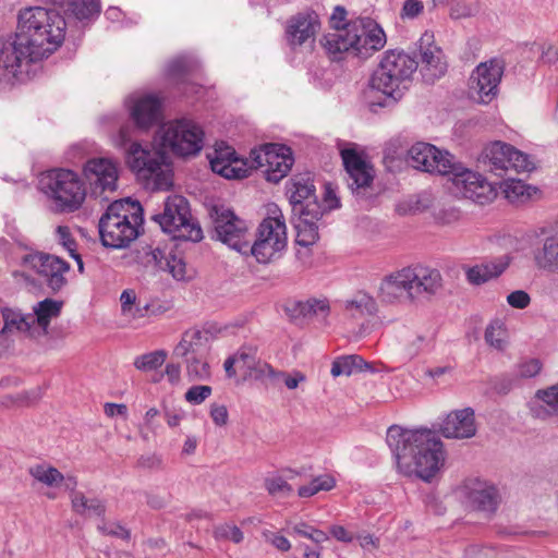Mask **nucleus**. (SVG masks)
Wrapping results in <instances>:
<instances>
[{
  "label": "nucleus",
  "mask_w": 558,
  "mask_h": 558,
  "mask_svg": "<svg viewBox=\"0 0 558 558\" xmlns=\"http://www.w3.org/2000/svg\"><path fill=\"white\" fill-rule=\"evenodd\" d=\"M29 474L38 482L50 487L59 486L64 480L63 474L58 469L47 464H36L29 468Z\"/></svg>",
  "instance_id": "4c0bfd02"
},
{
  "label": "nucleus",
  "mask_w": 558,
  "mask_h": 558,
  "mask_svg": "<svg viewBox=\"0 0 558 558\" xmlns=\"http://www.w3.org/2000/svg\"><path fill=\"white\" fill-rule=\"evenodd\" d=\"M63 306L62 301L53 299H45L33 306V315L35 316V330L37 338L48 335V328L52 319L61 314Z\"/></svg>",
  "instance_id": "7c9ffc66"
},
{
  "label": "nucleus",
  "mask_w": 558,
  "mask_h": 558,
  "mask_svg": "<svg viewBox=\"0 0 558 558\" xmlns=\"http://www.w3.org/2000/svg\"><path fill=\"white\" fill-rule=\"evenodd\" d=\"M542 59L547 63H554L558 60V47L549 45L542 51Z\"/></svg>",
  "instance_id": "774afa93"
},
{
  "label": "nucleus",
  "mask_w": 558,
  "mask_h": 558,
  "mask_svg": "<svg viewBox=\"0 0 558 558\" xmlns=\"http://www.w3.org/2000/svg\"><path fill=\"white\" fill-rule=\"evenodd\" d=\"M539 245L533 251L535 265L543 270L558 274V231L553 227H539L535 231Z\"/></svg>",
  "instance_id": "5701e85b"
},
{
  "label": "nucleus",
  "mask_w": 558,
  "mask_h": 558,
  "mask_svg": "<svg viewBox=\"0 0 558 558\" xmlns=\"http://www.w3.org/2000/svg\"><path fill=\"white\" fill-rule=\"evenodd\" d=\"M193 70V61L187 57H178L168 64V74L180 76Z\"/></svg>",
  "instance_id": "09e8293b"
},
{
  "label": "nucleus",
  "mask_w": 558,
  "mask_h": 558,
  "mask_svg": "<svg viewBox=\"0 0 558 558\" xmlns=\"http://www.w3.org/2000/svg\"><path fill=\"white\" fill-rule=\"evenodd\" d=\"M287 227L278 206L269 208V216L258 226L256 239L248 238L247 255L251 254L259 264H268L281 257L287 247Z\"/></svg>",
  "instance_id": "9b49d317"
},
{
  "label": "nucleus",
  "mask_w": 558,
  "mask_h": 558,
  "mask_svg": "<svg viewBox=\"0 0 558 558\" xmlns=\"http://www.w3.org/2000/svg\"><path fill=\"white\" fill-rule=\"evenodd\" d=\"M208 335L201 330H187L173 350L175 357L206 355Z\"/></svg>",
  "instance_id": "2f4dec72"
},
{
  "label": "nucleus",
  "mask_w": 558,
  "mask_h": 558,
  "mask_svg": "<svg viewBox=\"0 0 558 558\" xmlns=\"http://www.w3.org/2000/svg\"><path fill=\"white\" fill-rule=\"evenodd\" d=\"M151 258L158 269L169 272L175 280H185L186 264L183 257L173 250L156 247L151 252Z\"/></svg>",
  "instance_id": "c756f323"
},
{
  "label": "nucleus",
  "mask_w": 558,
  "mask_h": 558,
  "mask_svg": "<svg viewBox=\"0 0 558 558\" xmlns=\"http://www.w3.org/2000/svg\"><path fill=\"white\" fill-rule=\"evenodd\" d=\"M167 357V353L163 350H157L143 355L137 356L134 360V366L142 372L155 371L160 367Z\"/></svg>",
  "instance_id": "ea45409f"
},
{
  "label": "nucleus",
  "mask_w": 558,
  "mask_h": 558,
  "mask_svg": "<svg viewBox=\"0 0 558 558\" xmlns=\"http://www.w3.org/2000/svg\"><path fill=\"white\" fill-rule=\"evenodd\" d=\"M84 175L94 194L113 192L119 178L118 166L108 158H92L84 166Z\"/></svg>",
  "instance_id": "aec40b11"
},
{
  "label": "nucleus",
  "mask_w": 558,
  "mask_h": 558,
  "mask_svg": "<svg viewBox=\"0 0 558 558\" xmlns=\"http://www.w3.org/2000/svg\"><path fill=\"white\" fill-rule=\"evenodd\" d=\"M72 510L80 515L88 512L102 518L106 513V505L99 498L88 499L84 494H74L72 496Z\"/></svg>",
  "instance_id": "c9c22d12"
},
{
  "label": "nucleus",
  "mask_w": 558,
  "mask_h": 558,
  "mask_svg": "<svg viewBox=\"0 0 558 558\" xmlns=\"http://www.w3.org/2000/svg\"><path fill=\"white\" fill-rule=\"evenodd\" d=\"M464 488L466 501L472 508L484 512L497 509L499 495L495 486L480 480H470Z\"/></svg>",
  "instance_id": "393cba45"
},
{
  "label": "nucleus",
  "mask_w": 558,
  "mask_h": 558,
  "mask_svg": "<svg viewBox=\"0 0 558 558\" xmlns=\"http://www.w3.org/2000/svg\"><path fill=\"white\" fill-rule=\"evenodd\" d=\"M429 341L422 335H416L404 348L409 359L417 356L428 345Z\"/></svg>",
  "instance_id": "5fc2aeb1"
},
{
  "label": "nucleus",
  "mask_w": 558,
  "mask_h": 558,
  "mask_svg": "<svg viewBox=\"0 0 558 558\" xmlns=\"http://www.w3.org/2000/svg\"><path fill=\"white\" fill-rule=\"evenodd\" d=\"M292 207L291 222L296 230V243L308 247L318 235V221L324 216V208L317 202L315 186L308 173L295 175L287 186Z\"/></svg>",
  "instance_id": "39448f33"
},
{
  "label": "nucleus",
  "mask_w": 558,
  "mask_h": 558,
  "mask_svg": "<svg viewBox=\"0 0 558 558\" xmlns=\"http://www.w3.org/2000/svg\"><path fill=\"white\" fill-rule=\"evenodd\" d=\"M369 365L359 355H345L337 357L331 365L330 373L333 377L350 376Z\"/></svg>",
  "instance_id": "f704fd0d"
},
{
  "label": "nucleus",
  "mask_w": 558,
  "mask_h": 558,
  "mask_svg": "<svg viewBox=\"0 0 558 558\" xmlns=\"http://www.w3.org/2000/svg\"><path fill=\"white\" fill-rule=\"evenodd\" d=\"M330 534L340 542L350 543L353 541V536L341 525H332L330 527Z\"/></svg>",
  "instance_id": "69168bd1"
},
{
  "label": "nucleus",
  "mask_w": 558,
  "mask_h": 558,
  "mask_svg": "<svg viewBox=\"0 0 558 558\" xmlns=\"http://www.w3.org/2000/svg\"><path fill=\"white\" fill-rule=\"evenodd\" d=\"M536 397L542 400L550 411L558 413V384L545 390H538Z\"/></svg>",
  "instance_id": "8fccbe9b"
},
{
  "label": "nucleus",
  "mask_w": 558,
  "mask_h": 558,
  "mask_svg": "<svg viewBox=\"0 0 558 558\" xmlns=\"http://www.w3.org/2000/svg\"><path fill=\"white\" fill-rule=\"evenodd\" d=\"M329 303L327 300L310 299L295 303L293 312L304 318L320 316L325 318L329 313Z\"/></svg>",
  "instance_id": "e433bc0d"
},
{
  "label": "nucleus",
  "mask_w": 558,
  "mask_h": 558,
  "mask_svg": "<svg viewBox=\"0 0 558 558\" xmlns=\"http://www.w3.org/2000/svg\"><path fill=\"white\" fill-rule=\"evenodd\" d=\"M98 531L104 535L119 537L125 541L131 538V532L119 522L106 523L102 522L97 526Z\"/></svg>",
  "instance_id": "49530a36"
},
{
  "label": "nucleus",
  "mask_w": 558,
  "mask_h": 558,
  "mask_svg": "<svg viewBox=\"0 0 558 558\" xmlns=\"http://www.w3.org/2000/svg\"><path fill=\"white\" fill-rule=\"evenodd\" d=\"M530 187L526 186L524 183H522L521 181H515V182H512V184H510L507 190H506V194H507V197L508 198H512V197H522L524 196L525 192L529 190Z\"/></svg>",
  "instance_id": "e2e57ef3"
},
{
  "label": "nucleus",
  "mask_w": 558,
  "mask_h": 558,
  "mask_svg": "<svg viewBox=\"0 0 558 558\" xmlns=\"http://www.w3.org/2000/svg\"><path fill=\"white\" fill-rule=\"evenodd\" d=\"M208 216L213 225L211 236L240 254L247 255L250 234L246 222L225 205L210 206Z\"/></svg>",
  "instance_id": "4468645a"
},
{
  "label": "nucleus",
  "mask_w": 558,
  "mask_h": 558,
  "mask_svg": "<svg viewBox=\"0 0 558 558\" xmlns=\"http://www.w3.org/2000/svg\"><path fill=\"white\" fill-rule=\"evenodd\" d=\"M387 445L398 469L405 475H416L429 482L445 461L442 442L429 429H405L392 425L387 430Z\"/></svg>",
  "instance_id": "f257e3e1"
},
{
  "label": "nucleus",
  "mask_w": 558,
  "mask_h": 558,
  "mask_svg": "<svg viewBox=\"0 0 558 558\" xmlns=\"http://www.w3.org/2000/svg\"><path fill=\"white\" fill-rule=\"evenodd\" d=\"M31 50L26 45L17 44V36L2 43L0 48V73L3 77L10 80L17 77L22 73L23 66L37 60L31 59Z\"/></svg>",
  "instance_id": "4be33fe9"
},
{
  "label": "nucleus",
  "mask_w": 558,
  "mask_h": 558,
  "mask_svg": "<svg viewBox=\"0 0 558 558\" xmlns=\"http://www.w3.org/2000/svg\"><path fill=\"white\" fill-rule=\"evenodd\" d=\"M417 68L416 58L399 50L386 51L371 77V87L397 100Z\"/></svg>",
  "instance_id": "1a4fd4ad"
},
{
  "label": "nucleus",
  "mask_w": 558,
  "mask_h": 558,
  "mask_svg": "<svg viewBox=\"0 0 558 558\" xmlns=\"http://www.w3.org/2000/svg\"><path fill=\"white\" fill-rule=\"evenodd\" d=\"M131 119L138 129L147 130L161 117V100L153 94H134L126 100Z\"/></svg>",
  "instance_id": "412c9836"
},
{
  "label": "nucleus",
  "mask_w": 558,
  "mask_h": 558,
  "mask_svg": "<svg viewBox=\"0 0 558 558\" xmlns=\"http://www.w3.org/2000/svg\"><path fill=\"white\" fill-rule=\"evenodd\" d=\"M210 386H192L185 392V400L191 404H201L211 395Z\"/></svg>",
  "instance_id": "de8ad7c7"
},
{
  "label": "nucleus",
  "mask_w": 558,
  "mask_h": 558,
  "mask_svg": "<svg viewBox=\"0 0 558 558\" xmlns=\"http://www.w3.org/2000/svg\"><path fill=\"white\" fill-rule=\"evenodd\" d=\"M530 295L523 290L513 291L507 296L508 304L519 310L525 308L530 304Z\"/></svg>",
  "instance_id": "4d7b16f0"
},
{
  "label": "nucleus",
  "mask_w": 558,
  "mask_h": 558,
  "mask_svg": "<svg viewBox=\"0 0 558 558\" xmlns=\"http://www.w3.org/2000/svg\"><path fill=\"white\" fill-rule=\"evenodd\" d=\"M210 417L218 426H223L228 422V410L225 405L213 404L210 408Z\"/></svg>",
  "instance_id": "13d9d810"
},
{
  "label": "nucleus",
  "mask_w": 558,
  "mask_h": 558,
  "mask_svg": "<svg viewBox=\"0 0 558 558\" xmlns=\"http://www.w3.org/2000/svg\"><path fill=\"white\" fill-rule=\"evenodd\" d=\"M423 10V3L418 0H407L402 8V16L414 19Z\"/></svg>",
  "instance_id": "bf43d9fd"
},
{
  "label": "nucleus",
  "mask_w": 558,
  "mask_h": 558,
  "mask_svg": "<svg viewBox=\"0 0 558 558\" xmlns=\"http://www.w3.org/2000/svg\"><path fill=\"white\" fill-rule=\"evenodd\" d=\"M512 148L513 146L502 142L492 143L483 150L482 161L489 167L490 172L500 178L507 177L512 180L508 174Z\"/></svg>",
  "instance_id": "cd10ccee"
},
{
  "label": "nucleus",
  "mask_w": 558,
  "mask_h": 558,
  "mask_svg": "<svg viewBox=\"0 0 558 558\" xmlns=\"http://www.w3.org/2000/svg\"><path fill=\"white\" fill-rule=\"evenodd\" d=\"M151 219L174 239L192 242L203 239L202 228L193 219L187 199L181 195L168 196L163 203V210L153 215Z\"/></svg>",
  "instance_id": "ddd939ff"
},
{
  "label": "nucleus",
  "mask_w": 558,
  "mask_h": 558,
  "mask_svg": "<svg viewBox=\"0 0 558 558\" xmlns=\"http://www.w3.org/2000/svg\"><path fill=\"white\" fill-rule=\"evenodd\" d=\"M1 314L4 323L1 335L16 331L37 339L33 314H24L20 310L10 307H2Z\"/></svg>",
  "instance_id": "c85d7f7f"
},
{
  "label": "nucleus",
  "mask_w": 558,
  "mask_h": 558,
  "mask_svg": "<svg viewBox=\"0 0 558 558\" xmlns=\"http://www.w3.org/2000/svg\"><path fill=\"white\" fill-rule=\"evenodd\" d=\"M480 12V4L476 0H457L450 5V16L454 20L466 19Z\"/></svg>",
  "instance_id": "37998d69"
},
{
  "label": "nucleus",
  "mask_w": 558,
  "mask_h": 558,
  "mask_svg": "<svg viewBox=\"0 0 558 558\" xmlns=\"http://www.w3.org/2000/svg\"><path fill=\"white\" fill-rule=\"evenodd\" d=\"M136 294L134 290H124L120 295L121 308L123 313L131 312L132 306L135 304Z\"/></svg>",
  "instance_id": "052dcab7"
},
{
  "label": "nucleus",
  "mask_w": 558,
  "mask_h": 558,
  "mask_svg": "<svg viewBox=\"0 0 558 558\" xmlns=\"http://www.w3.org/2000/svg\"><path fill=\"white\" fill-rule=\"evenodd\" d=\"M446 438H471L476 433L474 411L471 408L448 414L440 427Z\"/></svg>",
  "instance_id": "a878e982"
},
{
  "label": "nucleus",
  "mask_w": 558,
  "mask_h": 558,
  "mask_svg": "<svg viewBox=\"0 0 558 558\" xmlns=\"http://www.w3.org/2000/svg\"><path fill=\"white\" fill-rule=\"evenodd\" d=\"M420 57L418 65H421V73L425 82L434 83L445 75L447 62L439 47L428 44L426 48H423L421 44Z\"/></svg>",
  "instance_id": "bb28decb"
},
{
  "label": "nucleus",
  "mask_w": 558,
  "mask_h": 558,
  "mask_svg": "<svg viewBox=\"0 0 558 558\" xmlns=\"http://www.w3.org/2000/svg\"><path fill=\"white\" fill-rule=\"evenodd\" d=\"M451 181L464 198L480 205L490 203L496 197V190L482 174L466 169L456 159L450 168Z\"/></svg>",
  "instance_id": "2eb2a0df"
},
{
  "label": "nucleus",
  "mask_w": 558,
  "mask_h": 558,
  "mask_svg": "<svg viewBox=\"0 0 558 558\" xmlns=\"http://www.w3.org/2000/svg\"><path fill=\"white\" fill-rule=\"evenodd\" d=\"M214 535L217 539H231L235 544L241 543L243 539L242 531L238 526L229 524L217 526Z\"/></svg>",
  "instance_id": "a18cd8bd"
},
{
  "label": "nucleus",
  "mask_w": 558,
  "mask_h": 558,
  "mask_svg": "<svg viewBox=\"0 0 558 558\" xmlns=\"http://www.w3.org/2000/svg\"><path fill=\"white\" fill-rule=\"evenodd\" d=\"M23 263L41 275L53 292L60 291L66 284L64 274L70 270V265L60 257L46 253H33L25 255Z\"/></svg>",
  "instance_id": "6ab92c4d"
},
{
  "label": "nucleus",
  "mask_w": 558,
  "mask_h": 558,
  "mask_svg": "<svg viewBox=\"0 0 558 558\" xmlns=\"http://www.w3.org/2000/svg\"><path fill=\"white\" fill-rule=\"evenodd\" d=\"M119 145L125 147V160L129 168L140 179L151 182L155 190L167 191L172 186V172L163 151L143 147L137 142H131L130 126L119 130Z\"/></svg>",
  "instance_id": "6e6552de"
},
{
  "label": "nucleus",
  "mask_w": 558,
  "mask_h": 558,
  "mask_svg": "<svg viewBox=\"0 0 558 558\" xmlns=\"http://www.w3.org/2000/svg\"><path fill=\"white\" fill-rule=\"evenodd\" d=\"M324 203L325 204H320L322 207L324 208V214L326 211H330L331 209L339 207V201L332 194V191L329 189L326 190Z\"/></svg>",
  "instance_id": "338daca9"
},
{
  "label": "nucleus",
  "mask_w": 558,
  "mask_h": 558,
  "mask_svg": "<svg viewBox=\"0 0 558 558\" xmlns=\"http://www.w3.org/2000/svg\"><path fill=\"white\" fill-rule=\"evenodd\" d=\"M504 71L505 64L498 59L480 63L469 78L471 98L482 104L490 102L498 94Z\"/></svg>",
  "instance_id": "dca6fc26"
},
{
  "label": "nucleus",
  "mask_w": 558,
  "mask_h": 558,
  "mask_svg": "<svg viewBox=\"0 0 558 558\" xmlns=\"http://www.w3.org/2000/svg\"><path fill=\"white\" fill-rule=\"evenodd\" d=\"M375 301L367 294L356 296L354 300L347 301L345 311L352 316L368 314L375 312Z\"/></svg>",
  "instance_id": "a19ab883"
},
{
  "label": "nucleus",
  "mask_w": 558,
  "mask_h": 558,
  "mask_svg": "<svg viewBox=\"0 0 558 558\" xmlns=\"http://www.w3.org/2000/svg\"><path fill=\"white\" fill-rule=\"evenodd\" d=\"M59 242L69 252L70 256L76 253V241L73 239L69 227L59 226L57 228Z\"/></svg>",
  "instance_id": "864d4df0"
},
{
  "label": "nucleus",
  "mask_w": 558,
  "mask_h": 558,
  "mask_svg": "<svg viewBox=\"0 0 558 558\" xmlns=\"http://www.w3.org/2000/svg\"><path fill=\"white\" fill-rule=\"evenodd\" d=\"M508 267V262L502 258L482 263L468 268L466 279L470 283L480 286L488 280L500 276Z\"/></svg>",
  "instance_id": "72a5a7b5"
},
{
  "label": "nucleus",
  "mask_w": 558,
  "mask_h": 558,
  "mask_svg": "<svg viewBox=\"0 0 558 558\" xmlns=\"http://www.w3.org/2000/svg\"><path fill=\"white\" fill-rule=\"evenodd\" d=\"M266 537L267 541L270 542L280 551H288L291 548L289 539L283 535L270 533V535H266Z\"/></svg>",
  "instance_id": "680f3d73"
},
{
  "label": "nucleus",
  "mask_w": 558,
  "mask_h": 558,
  "mask_svg": "<svg viewBox=\"0 0 558 558\" xmlns=\"http://www.w3.org/2000/svg\"><path fill=\"white\" fill-rule=\"evenodd\" d=\"M159 135L163 148L183 158L197 156L205 144L203 126L186 117L165 123L159 130Z\"/></svg>",
  "instance_id": "f8f14e48"
},
{
  "label": "nucleus",
  "mask_w": 558,
  "mask_h": 558,
  "mask_svg": "<svg viewBox=\"0 0 558 558\" xmlns=\"http://www.w3.org/2000/svg\"><path fill=\"white\" fill-rule=\"evenodd\" d=\"M442 288V277L438 269L422 265L402 268L389 276L381 286L385 300L405 298L412 303L429 301Z\"/></svg>",
  "instance_id": "423d86ee"
},
{
  "label": "nucleus",
  "mask_w": 558,
  "mask_h": 558,
  "mask_svg": "<svg viewBox=\"0 0 558 558\" xmlns=\"http://www.w3.org/2000/svg\"><path fill=\"white\" fill-rule=\"evenodd\" d=\"M236 362L248 369H255L256 366V349L253 347H242L234 354Z\"/></svg>",
  "instance_id": "603ef678"
},
{
  "label": "nucleus",
  "mask_w": 558,
  "mask_h": 558,
  "mask_svg": "<svg viewBox=\"0 0 558 558\" xmlns=\"http://www.w3.org/2000/svg\"><path fill=\"white\" fill-rule=\"evenodd\" d=\"M143 221L138 202L126 198L111 203L98 223L102 245L111 248L129 246L138 236Z\"/></svg>",
  "instance_id": "0eeeda50"
},
{
  "label": "nucleus",
  "mask_w": 558,
  "mask_h": 558,
  "mask_svg": "<svg viewBox=\"0 0 558 558\" xmlns=\"http://www.w3.org/2000/svg\"><path fill=\"white\" fill-rule=\"evenodd\" d=\"M311 483L318 492L330 490L335 486V480L329 475L317 476Z\"/></svg>",
  "instance_id": "0e129e2a"
},
{
  "label": "nucleus",
  "mask_w": 558,
  "mask_h": 558,
  "mask_svg": "<svg viewBox=\"0 0 558 558\" xmlns=\"http://www.w3.org/2000/svg\"><path fill=\"white\" fill-rule=\"evenodd\" d=\"M265 487L270 495H289L292 487L282 477H272L265 481Z\"/></svg>",
  "instance_id": "3c124183"
},
{
  "label": "nucleus",
  "mask_w": 558,
  "mask_h": 558,
  "mask_svg": "<svg viewBox=\"0 0 558 558\" xmlns=\"http://www.w3.org/2000/svg\"><path fill=\"white\" fill-rule=\"evenodd\" d=\"M186 362V371L192 380H206L210 377V367L206 355L183 356Z\"/></svg>",
  "instance_id": "58836bf2"
},
{
  "label": "nucleus",
  "mask_w": 558,
  "mask_h": 558,
  "mask_svg": "<svg viewBox=\"0 0 558 558\" xmlns=\"http://www.w3.org/2000/svg\"><path fill=\"white\" fill-rule=\"evenodd\" d=\"M533 169L534 165L530 160V157L513 147L510 155L509 172L514 171L515 173H521L529 172Z\"/></svg>",
  "instance_id": "c03bdc74"
},
{
  "label": "nucleus",
  "mask_w": 558,
  "mask_h": 558,
  "mask_svg": "<svg viewBox=\"0 0 558 558\" xmlns=\"http://www.w3.org/2000/svg\"><path fill=\"white\" fill-rule=\"evenodd\" d=\"M66 23L56 10L43 7L26 8L19 14L17 44L26 45L31 59L41 60L63 43Z\"/></svg>",
  "instance_id": "20e7f679"
},
{
  "label": "nucleus",
  "mask_w": 558,
  "mask_h": 558,
  "mask_svg": "<svg viewBox=\"0 0 558 558\" xmlns=\"http://www.w3.org/2000/svg\"><path fill=\"white\" fill-rule=\"evenodd\" d=\"M485 341L497 350H502L506 345V329L500 320L492 322L485 330Z\"/></svg>",
  "instance_id": "79ce46f5"
},
{
  "label": "nucleus",
  "mask_w": 558,
  "mask_h": 558,
  "mask_svg": "<svg viewBox=\"0 0 558 558\" xmlns=\"http://www.w3.org/2000/svg\"><path fill=\"white\" fill-rule=\"evenodd\" d=\"M347 11L337 5L330 16L333 33L325 35L322 45L329 58L340 61L344 54L367 58L386 44L383 28L371 19H359L344 24Z\"/></svg>",
  "instance_id": "7ed1b4c3"
},
{
  "label": "nucleus",
  "mask_w": 558,
  "mask_h": 558,
  "mask_svg": "<svg viewBox=\"0 0 558 558\" xmlns=\"http://www.w3.org/2000/svg\"><path fill=\"white\" fill-rule=\"evenodd\" d=\"M319 26L318 15L314 12L299 13L292 16L288 21L286 29L288 44L292 48H296L307 43H314Z\"/></svg>",
  "instance_id": "b1692460"
},
{
  "label": "nucleus",
  "mask_w": 558,
  "mask_h": 558,
  "mask_svg": "<svg viewBox=\"0 0 558 558\" xmlns=\"http://www.w3.org/2000/svg\"><path fill=\"white\" fill-rule=\"evenodd\" d=\"M342 161L348 174L347 183L356 197H367L374 180L373 168L356 153L355 149L341 150Z\"/></svg>",
  "instance_id": "a211bd4d"
},
{
  "label": "nucleus",
  "mask_w": 558,
  "mask_h": 558,
  "mask_svg": "<svg viewBox=\"0 0 558 558\" xmlns=\"http://www.w3.org/2000/svg\"><path fill=\"white\" fill-rule=\"evenodd\" d=\"M454 156L447 150H440L436 146L418 142L409 149V162L421 171L448 175L454 160Z\"/></svg>",
  "instance_id": "f3484780"
},
{
  "label": "nucleus",
  "mask_w": 558,
  "mask_h": 558,
  "mask_svg": "<svg viewBox=\"0 0 558 558\" xmlns=\"http://www.w3.org/2000/svg\"><path fill=\"white\" fill-rule=\"evenodd\" d=\"M40 186L58 213H73L80 209L86 197L84 182L72 170L49 171L40 179Z\"/></svg>",
  "instance_id": "9d476101"
},
{
  "label": "nucleus",
  "mask_w": 558,
  "mask_h": 558,
  "mask_svg": "<svg viewBox=\"0 0 558 558\" xmlns=\"http://www.w3.org/2000/svg\"><path fill=\"white\" fill-rule=\"evenodd\" d=\"M207 157L211 170L226 179L247 178L252 170L264 168L266 180L274 183L284 178L293 165L291 149L275 143L252 149L250 159L239 158L232 147L222 145Z\"/></svg>",
  "instance_id": "f03ea898"
},
{
  "label": "nucleus",
  "mask_w": 558,
  "mask_h": 558,
  "mask_svg": "<svg viewBox=\"0 0 558 558\" xmlns=\"http://www.w3.org/2000/svg\"><path fill=\"white\" fill-rule=\"evenodd\" d=\"M64 10L68 16L83 21L98 15L100 3L98 0H47Z\"/></svg>",
  "instance_id": "473e14b6"
},
{
  "label": "nucleus",
  "mask_w": 558,
  "mask_h": 558,
  "mask_svg": "<svg viewBox=\"0 0 558 558\" xmlns=\"http://www.w3.org/2000/svg\"><path fill=\"white\" fill-rule=\"evenodd\" d=\"M542 368V364L536 359H531L529 361L522 362L518 367L519 376L523 378L534 377L539 373Z\"/></svg>",
  "instance_id": "6e6d98bb"
}]
</instances>
